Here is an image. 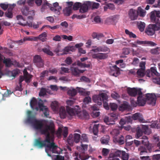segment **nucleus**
Returning <instances> with one entry per match:
<instances>
[{"label": "nucleus", "mask_w": 160, "mask_h": 160, "mask_svg": "<svg viewBox=\"0 0 160 160\" xmlns=\"http://www.w3.org/2000/svg\"><path fill=\"white\" fill-rule=\"evenodd\" d=\"M160 11L154 10L151 12L150 18L151 22L154 24H150L146 28L145 33L148 36L154 34L155 31L160 29Z\"/></svg>", "instance_id": "f03ea898"}, {"label": "nucleus", "mask_w": 160, "mask_h": 160, "mask_svg": "<svg viewBox=\"0 0 160 160\" xmlns=\"http://www.w3.org/2000/svg\"><path fill=\"white\" fill-rule=\"evenodd\" d=\"M45 121L44 120H38L36 119L34 115L28 116L27 117V121L29 123L31 124L34 128L36 130H41L43 129L45 124H44L43 121Z\"/></svg>", "instance_id": "39448f33"}, {"label": "nucleus", "mask_w": 160, "mask_h": 160, "mask_svg": "<svg viewBox=\"0 0 160 160\" xmlns=\"http://www.w3.org/2000/svg\"><path fill=\"white\" fill-rule=\"evenodd\" d=\"M160 49L159 48L157 47L156 48L151 49L150 52L153 54H158L159 53V51Z\"/></svg>", "instance_id": "603ef678"}, {"label": "nucleus", "mask_w": 160, "mask_h": 160, "mask_svg": "<svg viewBox=\"0 0 160 160\" xmlns=\"http://www.w3.org/2000/svg\"><path fill=\"white\" fill-rule=\"evenodd\" d=\"M83 102L85 104H87L91 102V98L89 97H86L84 99Z\"/></svg>", "instance_id": "680f3d73"}, {"label": "nucleus", "mask_w": 160, "mask_h": 160, "mask_svg": "<svg viewBox=\"0 0 160 160\" xmlns=\"http://www.w3.org/2000/svg\"><path fill=\"white\" fill-rule=\"evenodd\" d=\"M41 111L43 112L44 115L46 117H48V116L49 115V112L48 110L47 107L43 108L42 110Z\"/></svg>", "instance_id": "052dcab7"}, {"label": "nucleus", "mask_w": 160, "mask_h": 160, "mask_svg": "<svg viewBox=\"0 0 160 160\" xmlns=\"http://www.w3.org/2000/svg\"><path fill=\"white\" fill-rule=\"evenodd\" d=\"M65 108L64 107H61L59 109V115L61 118L64 119L65 118L66 113Z\"/></svg>", "instance_id": "412c9836"}, {"label": "nucleus", "mask_w": 160, "mask_h": 160, "mask_svg": "<svg viewBox=\"0 0 160 160\" xmlns=\"http://www.w3.org/2000/svg\"><path fill=\"white\" fill-rule=\"evenodd\" d=\"M125 32L126 34L129 36L130 38H136L137 36L135 34L133 33L132 32H130L128 29H126L125 30Z\"/></svg>", "instance_id": "79ce46f5"}, {"label": "nucleus", "mask_w": 160, "mask_h": 160, "mask_svg": "<svg viewBox=\"0 0 160 160\" xmlns=\"http://www.w3.org/2000/svg\"><path fill=\"white\" fill-rule=\"evenodd\" d=\"M72 74L74 76L78 77L80 73H83L84 70L79 69L78 67H72L70 68Z\"/></svg>", "instance_id": "4468645a"}, {"label": "nucleus", "mask_w": 160, "mask_h": 160, "mask_svg": "<svg viewBox=\"0 0 160 160\" xmlns=\"http://www.w3.org/2000/svg\"><path fill=\"white\" fill-rule=\"evenodd\" d=\"M22 14L25 16H28V18L33 19V16L35 15L34 11L33 10H30L29 8L27 6H24L21 9Z\"/></svg>", "instance_id": "0eeeda50"}, {"label": "nucleus", "mask_w": 160, "mask_h": 160, "mask_svg": "<svg viewBox=\"0 0 160 160\" xmlns=\"http://www.w3.org/2000/svg\"><path fill=\"white\" fill-rule=\"evenodd\" d=\"M137 138H139L144 133L145 134L149 135L151 131L148 125H140L137 127L136 128Z\"/></svg>", "instance_id": "423d86ee"}, {"label": "nucleus", "mask_w": 160, "mask_h": 160, "mask_svg": "<svg viewBox=\"0 0 160 160\" xmlns=\"http://www.w3.org/2000/svg\"><path fill=\"white\" fill-rule=\"evenodd\" d=\"M108 97L105 93H102L98 95H95L92 97V100L94 102L99 106L103 102V106L107 110L109 109V105L107 103Z\"/></svg>", "instance_id": "20e7f679"}, {"label": "nucleus", "mask_w": 160, "mask_h": 160, "mask_svg": "<svg viewBox=\"0 0 160 160\" xmlns=\"http://www.w3.org/2000/svg\"><path fill=\"white\" fill-rule=\"evenodd\" d=\"M81 3L77 2L74 3L73 5V9L74 10H77L80 7Z\"/></svg>", "instance_id": "bf43d9fd"}, {"label": "nucleus", "mask_w": 160, "mask_h": 160, "mask_svg": "<svg viewBox=\"0 0 160 160\" xmlns=\"http://www.w3.org/2000/svg\"><path fill=\"white\" fill-rule=\"evenodd\" d=\"M42 51L46 54L51 56L53 55V53L50 50L47 48H45L42 49Z\"/></svg>", "instance_id": "8fccbe9b"}, {"label": "nucleus", "mask_w": 160, "mask_h": 160, "mask_svg": "<svg viewBox=\"0 0 160 160\" xmlns=\"http://www.w3.org/2000/svg\"><path fill=\"white\" fill-rule=\"evenodd\" d=\"M88 5H89L90 7H92L93 8H98L100 5V4L98 3H96L92 2H88Z\"/></svg>", "instance_id": "c9c22d12"}, {"label": "nucleus", "mask_w": 160, "mask_h": 160, "mask_svg": "<svg viewBox=\"0 0 160 160\" xmlns=\"http://www.w3.org/2000/svg\"><path fill=\"white\" fill-rule=\"evenodd\" d=\"M111 97L113 99L117 100L120 98V96L117 92H114L111 94Z\"/></svg>", "instance_id": "864d4df0"}, {"label": "nucleus", "mask_w": 160, "mask_h": 160, "mask_svg": "<svg viewBox=\"0 0 160 160\" xmlns=\"http://www.w3.org/2000/svg\"><path fill=\"white\" fill-rule=\"evenodd\" d=\"M113 141L114 142L118 143L120 144H122L125 142L124 137L122 135H120L114 136Z\"/></svg>", "instance_id": "f3484780"}, {"label": "nucleus", "mask_w": 160, "mask_h": 160, "mask_svg": "<svg viewBox=\"0 0 160 160\" xmlns=\"http://www.w3.org/2000/svg\"><path fill=\"white\" fill-rule=\"evenodd\" d=\"M23 73V76H25L26 78H28L31 79L32 77V75L29 74L27 70L25 69L24 70Z\"/></svg>", "instance_id": "5fc2aeb1"}, {"label": "nucleus", "mask_w": 160, "mask_h": 160, "mask_svg": "<svg viewBox=\"0 0 160 160\" xmlns=\"http://www.w3.org/2000/svg\"><path fill=\"white\" fill-rule=\"evenodd\" d=\"M81 140L83 142H88V138L86 134H82L81 137Z\"/></svg>", "instance_id": "69168bd1"}, {"label": "nucleus", "mask_w": 160, "mask_h": 160, "mask_svg": "<svg viewBox=\"0 0 160 160\" xmlns=\"http://www.w3.org/2000/svg\"><path fill=\"white\" fill-rule=\"evenodd\" d=\"M109 140V137L108 136H106L102 137L100 141L102 144H107L108 143Z\"/></svg>", "instance_id": "bb28decb"}, {"label": "nucleus", "mask_w": 160, "mask_h": 160, "mask_svg": "<svg viewBox=\"0 0 160 160\" xmlns=\"http://www.w3.org/2000/svg\"><path fill=\"white\" fill-rule=\"evenodd\" d=\"M3 63L5 64L6 67H10L12 64V62L10 58H5V57H4Z\"/></svg>", "instance_id": "393cba45"}, {"label": "nucleus", "mask_w": 160, "mask_h": 160, "mask_svg": "<svg viewBox=\"0 0 160 160\" xmlns=\"http://www.w3.org/2000/svg\"><path fill=\"white\" fill-rule=\"evenodd\" d=\"M100 126L102 127L101 124H95L93 127L92 132L95 135H97L98 132V128Z\"/></svg>", "instance_id": "2f4dec72"}, {"label": "nucleus", "mask_w": 160, "mask_h": 160, "mask_svg": "<svg viewBox=\"0 0 160 160\" xmlns=\"http://www.w3.org/2000/svg\"><path fill=\"white\" fill-rule=\"evenodd\" d=\"M81 115V118L82 119H87L89 118V114L86 111H83Z\"/></svg>", "instance_id": "58836bf2"}, {"label": "nucleus", "mask_w": 160, "mask_h": 160, "mask_svg": "<svg viewBox=\"0 0 160 160\" xmlns=\"http://www.w3.org/2000/svg\"><path fill=\"white\" fill-rule=\"evenodd\" d=\"M80 80L82 82H90L89 79L85 76H82L80 78Z\"/></svg>", "instance_id": "e2e57ef3"}, {"label": "nucleus", "mask_w": 160, "mask_h": 160, "mask_svg": "<svg viewBox=\"0 0 160 160\" xmlns=\"http://www.w3.org/2000/svg\"><path fill=\"white\" fill-rule=\"evenodd\" d=\"M144 71L145 70L140 69L137 71V73L138 77H142L145 75Z\"/></svg>", "instance_id": "a19ab883"}, {"label": "nucleus", "mask_w": 160, "mask_h": 160, "mask_svg": "<svg viewBox=\"0 0 160 160\" xmlns=\"http://www.w3.org/2000/svg\"><path fill=\"white\" fill-rule=\"evenodd\" d=\"M50 6H52V5L49 3L48 2H47V1H46V2H44V3L42 5L41 8V11H44L45 9L47 8V6L48 7H50Z\"/></svg>", "instance_id": "49530a36"}, {"label": "nucleus", "mask_w": 160, "mask_h": 160, "mask_svg": "<svg viewBox=\"0 0 160 160\" xmlns=\"http://www.w3.org/2000/svg\"><path fill=\"white\" fill-rule=\"evenodd\" d=\"M141 90L140 88L129 87L127 89V92L129 95L132 97H135L137 94H142Z\"/></svg>", "instance_id": "6e6552de"}, {"label": "nucleus", "mask_w": 160, "mask_h": 160, "mask_svg": "<svg viewBox=\"0 0 160 160\" xmlns=\"http://www.w3.org/2000/svg\"><path fill=\"white\" fill-rule=\"evenodd\" d=\"M90 7L89 5H88V2L86 3H84L81 4L80 8L79 9V12L81 13H84L87 12L88 8Z\"/></svg>", "instance_id": "6ab92c4d"}, {"label": "nucleus", "mask_w": 160, "mask_h": 160, "mask_svg": "<svg viewBox=\"0 0 160 160\" xmlns=\"http://www.w3.org/2000/svg\"><path fill=\"white\" fill-rule=\"evenodd\" d=\"M111 133L114 136H118L119 135L120 131L118 129L116 128L113 129Z\"/></svg>", "instance_id": "4d7b16f0"}, {"label": "nucleus", "mask_w": 160, "mask_h": 160, "mask_svg": "<svg viewBox=\"0 0 160 160\" xmlns=\"http://www.w3.org/2000/svg\"><path fill=\"white\" fill-rule=\"evenodd\" d=\"M25 80L26 83H29L31 81V79L27 78H26L24 76L21 75L19 77V84L20 86L22 85V82Z\"/></svg>", "instance_id": "4be33fe9"}, {"label": "nucleus", "mask_w": 160, "mask_h": 160, "mask_svg": "<svg viewBox=\"0 0 160 160\" xmlns=\"http://www.w3.org/2000/svg\"><path fill=\"white\" fill-rule=\"evenodd\" d=\"M37 103L38 102L36 98L34 97H33L30 102V105L31 108L34 109V107L37 106Z\"/></svg>", "instance_id": "c756f323"}, {"label": "nucleus", "mask_w": 160, "mask_h": 160, "mask_svg": "<svg viewBox=\"0 0 160 160\" xmlns=\"http://www.w3.org/2000/svg\"><path fill=\"white\" fill-rule=\"evenodd\" d=\"M0 7L3 10H6L8 8L9 4H8L2 3L0 4Z\"/></svg>", "instance_id": "338daca9"}, {"label": "nucleus", "mask_w": 160, "mask_h": 160, "mask_svg": "<svg viewBox=\"0 0 160 160\" xmlns=\"http://www.w3.org/2000/svg\"><path fill=\"white\" fill-rule=\"evenodd\" d=\"M80 139H81L80 134L78 133H74V134L73 140L75 143H78L79 142Z\"/></svg>", "instance_id": "4c0bfd02"}, {"label": "nucleus", "mask_w": 160, "mask_h": 160, "mask_svg": "<svg viewBox=\"0 0 160 160\" xmlns=\"http://www.w3.org/2000/svg\"><path fill=\"white\" fill-rule=\"evenodd\" d=\"M39 131L41 134L45 136V138L44 140H42L41 138L35 139L34 146L39 148H45L46 152L49 157L51 155L48 153L49 151L52 153H58L57 149L60 148L54 142L55 129L53 122H50L48 124H45L43 129Z\"/></svg>", "instance_id": "f257e3e1"}, {"label": "nucleus", "mask_w": 160, "mask_h": 160, "mask_svg": "<svg viewBox=\"0 0 160 160\" xmlns=\"http://www.w3.org/2000/svg\"><path fill=\"white\" fill-rule=\"evenodd\" d=\"M18 24L21 25L22 26H26L27 24L28 26L30 27H32V22H26V23L25 24H23L21 22H19L18 23Z\"/></svg>", "instance_id": "6e6d98bb"}, {"label": "nucleus", "mask_w": 160, "mask_h": 160, "mask_svg": "<svg viewBox=\"0 0 160 160\" xmlns=\"http://www.w3.org/2000/svg\"><path fill=\"white\" fill-rule=\"evenodd\" d=\"M152 147L151 145L140 146L138 149L140 152V155L143 154L144 153L151 152L152 151Z\"/></svg>", "instance_id": "f8f14e48"}, {"label": "nucleus", "mask_w": 160, "mask_h": 160, "mask_svg": "<svg viewBox=\"0 0 160 160\" xmlns=\"http://www.w3.org/2000/svg\"><path fill=\"white\" fill-rule=\"evenodd\" d=\"M66 111L67 113L70 116H73L75 115L74 109L68 106L66 107Z\"/></svg>", "instance_id": "c85d7f7f"}, {"label": "nucleus", "mask_w": 160, "mask_h": 160, "mask_svg": "<svg viewBox=\"0 0 160 160\" xmlns=\"http://www.w3.org/2000/svg\"><path fill=\"white\" fill-rule=\"evenodd\" d=\"M108 55L107 53H98L92 54V57L93 58L96 59L98 60L104 59L108 57Z\"/></svg>", "instance_id": "2eb2a0df"}, {"label": "nucleus", "mask_w": 160, "mask_h": 160, "mask_svg": "<svg viewBox=\"0 0 160 160\" xmlns=\"http://www.w3.org/2000/svg\"><path fill=\"white\" fill-rule=\"evenodd\" d=\"M130 108V106L129 103L127 102H124L120 106L119 110L120 111H123L125 110L129 109Z\"/></svg>", "instance_id": "aec40b11"}, {"label": "nucleus", "mask_w": 160, "mask_h": 160, "mask_svg": "<svg viewBox=\"0 0 160 160\" xmlns=\"http://www.w3.org/2000/svg\"><path fill=\"white\" fill-rule=\"evenodd\" d=\"M110 122L114 123L115 121L118 119V116L116 113H112L109 117Z\"/></svg>", "instance_id": "a878e982"}, {"label": "nucleus", "mask_w": 160, "mask_h": 160, "mask_svg": "<svg viewBox=\"0 0 160 160\" xmlns=\"http://www.w3.org/2000/svg\"><path fill=\"white\" fill-rule=\"evenodd\" d=\"M48 71L45 70L43 71L40 73V78L41 80H43L44 77L45 76L46 74H47L48 73Z\"/></svg>", "instance_id": "13d9d810"}, {"label": "nucleus", "mask_w": 160, "mask_h": 160, "mask_svg": "<svg viewBox=\"0 0 160 160\" xmlns=\"http://www.w3.org/2000/svg\"><path fill=\"white\" fill-rule=\"evenodd\" d=\"M49 93L48 91H47V89L44 88H42L41 89L40 92L39 93V95L40 97L44 96L46 94V93Z\"/></svg>", "instance_id": "ea45409f"}, {"label": "nucleus", "mask_w": 160, "mask_h": 160, "mask_svg": "<svg viewBox=\"0 0 160 160\" xmlns=\"http://www.w3.org/2000/svg\"><path fill=\"white\" fill-rule=\"evenodd\" d=\"M138 15H139L141 17H144L146 14V11L143 10L141 7L138 8Z\"/></svg>", "instance_id": "7c9ffc66"}, {"label": "nucleus", "mask_w": 160, "mask_h": 160, "mask_svg": "<svg viewBox=\"0 0 160 160\" xmlns=\"http://www.w3.org/2000/svg\"><path fill=\"white\" fill-rule=\"evenodd\" d=\"M150 71L154 76H156V77L153 78V82L155 83L160 85V78L159 77L160 74L157 72L156 68L155 67L151 68Z\"/></svg>", "instance_id": "9d476101"}, {"label": "nucleus", "mask_w": 160, "mask_h": 160, "mask_svg": "<svg viewBox=\"0 0 160 160\" xmlns=\"http://www.w3.org/2000/svg\"><path fill=\"white\" fill-rule=\"evenodd\" d=\"M109 68L110 69L109 74L111 75L117 77L120 74V68L116 65H111L110 66Z\"/></svg>", "instance_id": "9b49d317"}, {"label": "nucleus", "mask_w": 160, "mask_h": 160, "mask_svg": "<svg viewBox=\"0 0 160 160\" xmlns=\"http://www.w3.org/2000/svg\"><path fill=\"white\" fill-rule=\"evenodd\" d=\"M77 64L78 66L81 67L89 68L91 66V64L90 62H89L88 64H86L85 63L81 62L79 61H78L77 62Z\"/></svg>", "instance_id": "72a5a7b5"}, {"label": "nucleus", "mask_w": 160, "mask_h": 160, "mask_svg": "<svg viewBox=\"0 0 160 160\" xmlns=\"http://www.w3.org/2000/svg\"><path fill=\"white\" fill-rule=\"evenodd\" d=\"M92 50L95 52H106L107 51L109 52L110 51L108 48L104 45L99 46L96 48L92 49Z\"/></svg>", "instance_id": "dca6fc26"}, {"label": "nucleus", "mask_w": 160, "mask_h": 160, "mask_svg": "<svg viewBox=\"0 0 160 160\" xmlns=\"http://www.w3.org/2000/svg\"><path fill=\"white\" fill-rule=\"evenodd\" d=\"M137 98L138 104L139 106H144L146 102L150 105L152 106L155 105L156 102V95L152 93H147L146 94L145 98L142 96V94L139 95Z\"/></svg>", "instance_id": "7ed1b4c3"}, {"label": "nucleus", "mask_w": 160, "mask_h": 160, "mask_svg": "<svg viewBox=\"0 0 160 160\" xmlns=\"http://www.w3.org/2000/svg\"><path fill=\"white\" fill-rule=\"evenodd\" d=\"M68 93L70 96L73 97L75 96L77 94L76 89L72 88L69 90L68 91Z\"/></svg>", "instance_id": "473e14b6"}, {"label": "nucleus", "mask_w": 160, "mask_h": 160, "mask_svg": "<svg viewBox=\"0 0 160 160\" xmlns=\"http://www.w3.org/2000/svg\"><path fill=\"white\" fill-rule=\"evenodd\" d=\"M138 28L141 32H143L144 30L146 24L144 22H140L138 24Z\"/></svg>", "instance_id": "e433bc0d"}, {"label": "nucleus", "mask_w": 160, "mask_h": 160, "mask_svg": "<svg viewBox=\"0 0 160 160\" xmlns=\"http://www.w3.org/2000/svg\"><path fill=\"white\" fill-rule=\"evenodd\" d=\"M123 152L119 150H117L114 153L113 160H120L118 158H115V157H120L122 156Z\"/></svg>", "instance_id": "cd10ccee"}, {"label": "nucleus", "mask_w": 160, "mask_h": 160, "mask_svg": "<svg viewBox=\"0 0 160 160\" xmlns=\"http://www.w3.org/2000/svg\"><path fill=\"white\" fill-rule=\"evenodd\" d=\"M128 16L131 20L137 19L138 16V12L137 10L133 8L130 9L128 12Z\"/></svg>", "instance_id": "ddd939ff"}, {"label": "nucleus", "mask_w": 160, "mask_h": 160, "mask_svg": "<svg viewBox=\"0 0 160 160\" xmlns=\"http://www.w3.org/2000/svg\"><path fill=\"white\" fill-rule=\"evenodd\" d=\"M109 152V150L108 149L103 148L102 151V154L104 156H106L108 155Z\"/></svg>", "instance_id": "0e129e2a"}, {"label": "nucleus", "mask_w": 160, "mask_h": 160, "mask_svg": "<svg viewBox=\"0 0 160 160\" xmlns=\"http://www.w3.org/2000/svg\"><path fill=\"white\" fill-rule=\"evenodd\" d=\"M64 14L67 16H69L72 12V8L70 7H66L63 10Z\"/></svg>", "instance_id": "5701e85b"}, {"label": "nucleus", "mask_w": 160, "mask_h": 160, "mask_svg": "<svg viewBox=\"0 0 160 160\" xmlns=\"http://www.w3.org/2000/svg\"><path fill=\"white\" fill-rule=\"evenodd\" d=\"M132 118L135 120H138L140 122H143V121L142 115L140 113L137 112L133 114Z\"/></svg>", "instance_id": "a211bd4d"}, {"label": "nucleus", "mask_w": 160, "mask_h": 160, "mask_svg": "<svg viewBox=\"0 0 160 160\" xmlns=\"http://www.w3.org/2000/svg\"><path fill=\"white\" fill-rule=\"evenodd\" d=\"M109 107L112 111H114L117 110L118 108V105L114 103H110Z\"/></svg>", "instance_id": "09e8293b"}, {"label": "nucleus", "mask_w": 160, "mask_h": 160, "mask_svg": "<svg viewBox=\"0 0 160 160\" xmlns=\"http://www.w3.org/2000/svg\"><path fill=\"white\" fill-rule=\"evenodd\" d=\"M47 37V33L45 32H44L42 34L39 35L38 38L42 41L44 42L46 40V37Z\"/></svg>", "instance_id": "f704fd0d"}, {"label": "nucleus", "mask_w": 160, "mask_h": 160, "mask_svg": "<svg viewBox=\"0 0 160 160\" xmlns=\"http://www.w3.org/2000/svg\"><path fill=\"white\" fill-rule=\"evenodd\" d=\"M122 160H128L129 158V155L128 153H126L125 152H123L122 156Z\"/></svg>", "instance_id": "3c124183"}, {"label": "nucleus", "mask_w": 160, "mask_h": 160, "mask_svg": "<svg viewBox=\"0 0 160 160\" xmlns=\"http://www.w3.org/2000/svg\"><path fill=\"white\" fill-rule=\"evenodd\" d=\"M52 6H50V7H49L50 8V9L52 11H53L55 13H59L60 11L61 10V7H59V8H56L55 7H51Z\"/></svg>", "instance_id": "a18cd8bd"}, {"label": "nucleus", "mask_w": 160, "mask_h": 160, "mask_svg": "<svg viewBox=\"0 0 160 160\" xmlns=\"http://www.w3.org/2000/svg\"><path fill=\"white\" fill-rule=\"evenodd\" d=\"M141 139L142 140L141 141V142L142 143L144 146H152L151 144L149 143L148 138L147 136H143L142 137Z\"/></svg>", "instance_id": "b1692460"}, {"label": "nucleus", "mask_w": 160, "mask_h": 160, "mask_svg": "<svg viewBox=\"0 0 160 160\" xmlns=\"http://www.w3.org/2000/svg\"><path fill=\"white\" fill-rule=\"evenodd\" d=\"M33 61L34 64L39 68L42 67L44 66V61L39 55H36L34 56Z\"/></svg>", "instance_id": "1a4fd4ad"}, {"label": "nucleus", "mask_w": 160, "mask_h": 160, "mask_svg": "<svg viewBox=\"0 0 160 160\" xmlns=\"http://www.w3.org/2000/svg\"><path fill=\"white\" fill-rule=\"evenodd\" d=\"M5 15L8 18H12L13 16L12 12L8 10L5 13Z\"/></svg>", "instance_id": "37998d69"}, {"label": "nucleus", "mask_w": 160, "mask_h": 160, "mask_svg": "<svg viewBox=\"0 0 160 160\" xmlns=\"http://www.w3.org/2000/svg\"><path fill=\"white\" fill-rule=\"evenodd\" d=\"M3 55L0 53V79L1 78L2 76L3 75L2 71V66L1 62L3 60Z\"/></svg>", "instance_id": "de8ad7c7"}, {"label": "nucleus", "mask_w": 160, "mask_h": 160, "mask_svg": "<svg viewBox=\"0 0 160 160\" xmlns=\"http://www.w3.org/2000/svg\"><path fill=\"white\" fill-rule=\"evenodd\" d=\"M89 157L88 154H84L80 155L79 158L81 160H86L88 159Z\"/></svg>", "instance_id": "774afa93"}, {"label": "nucleus", "mask_w": 160, "mask_h": 160, "mask_svg": "<svg viewBox=\"0 0 160 160\" xmlns=\"http://www.w3.org/2000/svg\"><path fill=\"white\" fill-rule=\"evenodd\" d=\"M38 107L40 108V110H42L43 108L46 107L44 105L43 101L41 99H39V102L38 103Z\"/></svg>", "instance_id": "c03bdc74"}]
</instances>
